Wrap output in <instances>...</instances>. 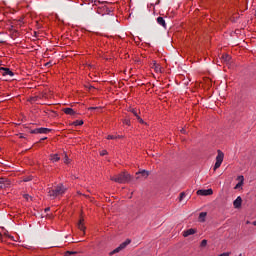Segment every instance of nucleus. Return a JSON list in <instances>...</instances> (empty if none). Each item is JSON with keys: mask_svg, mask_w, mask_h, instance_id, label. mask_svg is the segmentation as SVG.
<instances>
[{"mask_svg": "<svg viewBox=\"0 0 256 256\" xmlns=\"http://www.w3.org/2000/svg\"><path fill=\"white\" fill-rule=\"evenodd\" d=\"M131 244V239H127L125 242L121 243L116 249L110 252V255H115V253H119L120 251H123L127 245Z\"/></svg>", "mask_w": 256, "mask_h": 256, "instance_id": "obj_4", "label": "nucleus"}, {"mask_svg": "<svg viewBox=\"0 0 256 256\" xmlns=\"http://www.w3.org/2000/svg\"><path fill=\"white\" fill-rule=\"evenodd\" d=\"M73 125H75L76 127L77 126H80V125H83V120H76Z\"/></svg>", "mask_w": 256, "mask_h": 256, "instance_id": "obj_20", "label": "nucleus"}, {"mask_svg": "<svg viewBox=\"0 0 256 256\" xmlns=\"http://www.w3.org/2000/svg\"><path fill=\"white\" fill-rule=\"evenodd\" d=\"M107 139H117V136H114V135H108V136H107Z\"/></svg>", "mask_w": 256, "mask_h": 256, "instance_id": "obj_26", "label": "nucleus"}, {"mask_svg": "<svg viewBox=\"0 0 256 256\" xmlns=\"http://www.w3.org/2000/svg\"><path fill=\"white\" fill-rule=\"evenodd\" d=\"M47 139V137H44V138H42L40 141H45Z\"/></svg>", "mask_w": 256, "mask_h": 256, "instance_id": "obj_32", "label": "nucleus"}, {"mask_svg": "<svg viewBox=\"0 0 256 256\" xmlns=\"http://www.w3.org/2000/svg\"><path fill=\"white\" fill-rule=\"evenodd\" d=\"M31 133L47 135V133H51V129H49V128H36V129L32 130Z\"/></svg>", "mask_w": 256, "mask_h": 256, "instance_id": "obj_5", "label": "nucleus"}, {"mask_svg": "<svg viewBox=\"0 0 256 256\" xmlns=\"http://www.w3.org/2000/svg\"><path fill=\"white\" fill-rule=\"evenodd\" d=\"M243 203V199L241 198V196H238L234 202H233V206L235 209H240L241 205Z\"/></svg>", "mask_w": 256, "mask_h": 256, "instance_id": "obj_8", "label": "nucleus"}, {"mask_svg": "<svg viewBox=\"0 0 256 256\" xmlns=\"http://www.w3.org/2000/svg\"><path fill=\"white\" fill-rule=\"evenodd\" d=\"M83 219H80L78 222V229H80V231H83V233H85V224H83Z\"/></svg>", "mask_w": 256, "mask_h": 256, "instance_id": "obj_14", "label": "nucleus"}, {"mask_svg": "<svg viewBox=\"0 0 256 256\" xmlns=\"http://www.w3.org/2000/svg\"><path fill=\"white\" fill-rule=\"evenodd\" d=\"M185 195V192L180 193V201H183V199H185Z\"/></svg>", "mask_w": 256, "mask_h": 256, "instance_id": "obj_23", "label": "nucleus"}, {"mask_svg": "<svg viewBox=\"0 0 256 256\" xmlns=\"http://www.w3.org/2000/svg\"><path fill=\"white\" fill-rule=\"evenodd\" d=\"M24 181H29L28 179L24 180Z\"/></svg>", "mask_w": 256, "mask_h": 256, "instance_id": "obj_39", "label": "nucleus"}, {"mask_svg": "<svg viewBox=\"0 0 256 256\" xmlns=\"http://www.w3.org/2000/svg\"><path fill=\"white\" fill-rule=\"evenodd\" d=\"M156 72L161 71V66H159V64H157V61H153V66H152Z\"/></svg>", "mask_w": 256, "mask_h": 256, "instance_id": "obj_18", "label": "nucleus"}, {"mask_svg": "<svg viewBox=\"0 0 256 256\" xmlns=\"http://www.w3.org/2000/svg\"><path fill=\"white\" fill-rule=\"evenodd\" d=\"M136 179H139V176H138V177H136Z\"/></svg>", "mask_w": 256, "mask_h": 256, "instance_id": "obj_38", "label": "nucleus"}, {"mask_svg": "<svg viewBox=\"0 0 256 256\" xmlns=\"http://www.w3.org/2000/svg\"><path fill=\"white\" fill-rule=\"evenodd\" d=\"M89 89H94V87L93 86H90V88Z\"/></svg>", "mask_w": 256, "mask_h": 256, "instance_id": "obj_37", "label": "nucleus"}, {"mask_svg": "<svg viewBox=\"0 0 256 256\" xmlns=\"http://www.w3.org/2000/svg\"><path fill=\"white\" fill-rule=\"evenodd\" d=\"M130 111H131V113H133V115H134V117H139V113H137V109H135V108H132V109H130Z\"/></svg>", "mask_w": 256, "mask_h": 256, "instance_id": "obj_19", "label": "nucleus"}, {"mask_svg": "<svg viewBox=\"0 0 256 256\" xmlns=\"http://www.w3.org/2000/svg\"><path fill=\"white\" fill-rule=\"evenodd\" d=\"M197 195H202L204 197H207V195H213V189L198 190Z\"/></svg>", "mask_w": 256, "mask_h": 256, "instance_id": "obj_7", "label": "nucleus"}, {"mask_svg": "<svg viewBox=\"0 0 256 256\" xmlns=\"http://www.w3.org/2000/svg\"><path fill=\"white\" fill-rule=\"evenodd\" d=\"M250 223H251L250 221H247V222H246V225H249Z\"/></svg>", "mask_w": 256, "mask_h": 256, "instance_id": "obj_36", "label": "nucleus"}, {"mask_svg": "<svg viewBox=\"0 0 256 256\" xmlns=\"http://www.w3.org/2000/svg\"><path fill=\"white\" fill-rule=\"evenodd\" d=\"M137 121H139V123H141L143 125V123H145V121H143L139 116H137Z\"/></svg>", "mask_w": 256, "mask_h": 256, "instance_id": "obj_25", "label": "nucleus"}, {"mask_svg": "<svg viewBox=\"0 0 256 256\" xmlns=\"http://www.w3.org/2000/svg\"><path fill=\"white\" fill-rule=\"evenodd\" d=\"M136 175H142V177H149V171L147 170H141L140 172H137Z\"/></svg>", "mask_w": 256, "mask_h": 256, "instance_id": "obj_16", "label": "nucleus"}, {"mask_svg": "<svg viewBox=\"0 0 256 256\" xmlns=\"http://www.w3.org/2000/svg\"><path fill=\"white\" fill-rule=\"evenodd\" d=\"M157 23L158 25H161L162 27H164V29H167V23H165V19L161 16H159L157 18Z\"/></svg>", "mask_w": 256, "mask_h": 256, "instance_id": "obj_10", "label": "nucleus"}, {"mask_svg": "<svg viewBox=\"0 0 256 256\" xmlns=\"http://www.w3.org/2000/svg\"><path fill=\"white\" fill-rule=\"evenodd\" d=\"M238 179L240 180L236 186L234 187V189H240V187H243V181H244V178L243 176H239Z\"/></svg>", "mask_w": 256, "mask_h": 256, "instance_id": "obj_13", "label": "nucleus"}, {"mask_svg": "<svg viewBox=\"0 0 256 256\" xmlns=\"http://www.w3.org/2000/svg\"><path fill=\"white\" fill-rule=\"evenodd\" d=\"M100 155L103 157V156H105V155H107V150H102L101 152H100Z\"/></svg>", "mask_w": 256, "mask_h": 256, "instance_id": "obj_24", "label": "nucleus"}, {"mask_svg": "<svg viewBox=\"0 0 256 256\" xmlns=\"http://www.w3.org/2000/svg\"><path fill=\"white\" fill-rule=\"evenodd\" d=\"M205 217H207V212H201V213L199 214V221H200L201 223H204Z\"/></svg>", "mask_w": 256, "mask_h": 256, "instance_id": "obj_17", "label": "nucleus"}, {"mask_svg": "<svg viewBox=\"0 0 256 256\" xmlns=\"http://www.w3.org/2000/svg\"><path fill=\"white\" fill-rule=\"evenodd\" d=\"M224 157H225V154H223V152H221V150H218V155L216 156V163L214 165V171H217V169H219V167H221Z\"/></svg>", "mask_w": 256, "mask_h": 256, "instance_id": "obj_3", "label": "nucleus"}, {"mask_svg": "<svg viewBox=\"0 0 256 256\" xmlns=\"http://www.w3.org/2000/svg\"><path fill=\"white\" fill-rule=\"evenodd\" d=\"M63 112L66 114V115H77V112H75V110H73L72 108H64L63 109Z\"/></svg>", "mask_w": 256, "mask_h": 256, "instance_id": "obj_12", "label": "nucleus"}, {"mask_svg": "<svg viewBox=\"0 0 256 256\" xmlns=\"http://www.w3.org/2000/svg\"><path fill=\"white\" fill-rule=\"evenodd\" d=\"M65 191H67V188H65L63 184H59L54 188H48V195L49 197H52V199H56L59 195H64Z\"/></svg>", "mask_w": 256, "mask_h": 256, "instance_id": "obj_1", "label": "nucleus"}, {"mask_svg": "<svg viewBox=\"0 0 256 256\" xmlns=\"http://www.w3.org/2000/svg\"><path fill=\"white\" fill-rule=\"evenodd\" d=\"M0 71H3L2 75L4 76L9 75V77H13L15 75V73H13V71H11L9 68L0 67Z\"/></svg>", "mask_w": 256, "mask_h": 256, "instance_id": "obj_6", "label": "nucleus"}, {"mask_svg": "<svg viewBox=\"0 0 256 256\" xmlns=\"http://www.w3.org/2000/svg\"><path fill=\"white\" fill-rule=\"evenodd\" d=\"M111 181H114L115 183H129L131 181V176L127 172H122L120 174L114 175L111 177Z\"/></svg>", "mask_w": 256, "mask_h": 256, "instance_id": "obj_2", "label": "nucleus"}, {"mask_svg": "<svg viewBox=\"0 0 256 256\" xmlns=\"http://www.w3.org/2000/svg\"><path fill=\"white\" fill-rule=\"evenodd\" d=\"M218 256H229V253H223V254H220Z\"/></svg>", "mask_w": 256, "mask_h": 256, "instance_id": "obj_31", "label": "nucleus"}, {"mask_svg": "<svg viewBox=\"0 0 256 256\" xmlns=\"http://www.w3.org/2000/svg\"><path fill=\"white\" fill-rule=\"evenodd\" d=\"M64 163L69 164V156L67 154H65Z\"/></svg>", "mask_w": 256, "mask_h": 256, "instance_id": "obj_22", "label": "nucleus"}, {"mask_svg": "<svg viewBox=\"0 0 256 256\" xmlns=\"http://www.w3.org/2000/svg\"><path fill=\"white\" fill-rule=\"evenodd\" d=\"M197 233V230L190 228L183 232L184 237H189V235H195Z\"/></svg>", "mask_w": 256, "mask_h": 256, "instance_id": "obj_9", "label": "nucleus"}, {"mask_svg": "<svg viewBox=\"0 0 256 256\" xmlns=\"http://www.w3.org/2000/svg\"><path fill=\"white\" fill-rule=\"evenodd\" d=\"M50 209H51V208H46V209H45V212L47 213V211H50Z\"/></svg>", "mask_w": 256, "mask_h": 256, "instance_id": "obj_33", "label": "nucleus"}, {"mask_svg": "<svg viewBox=\"0 0 256 256\" xmlns=\"http://www.w3.org/2000/svg\"><path fill=\"white\" fill-rule=\"evenodd\" d=\"M76 254H77V252H71V251L66 252V255H76Z\"/></svg>", "mask_w": 256, "mask_h": 256, "instance_id": "obj_27", "label": "nucleus"}, {"mask_svg": "<svg viewBox=\"0 0 256 256\" xmlns=\"http://www.w3.org/2000/svg\"><path fill=\"white\" fill-rule=\"evenodd\" d=\"M252 225L256 226V221L252 222Z\"/></svg>", "mask_w": 256, "mask_h": 256, "instance_id": "obj_35", "label": "nucleus"}, {"mask_svg": "<svg viewBox=\"0 0 256 256\" xmlns=\"http://www.w3.org/2000/svg\"><path fill=\"white\" fill-rule=\"evenodd\" d=\"M221 59L224 63H229V61H231V56H229V54H224Z\"/></svg>", "mask_w": 256, "mask_h": 256, "instance_id": "obj_15", "label": "nucleus"}, {"mask_svg": "<svg viewBox=\"0 0 256 256\" xmlns=\"http://www.w3.org/2000/svg\"><path fill=\"white\" fill-rule=\"evenodd\" d=\"M200 247H207V240L206 239L201 241Z\"/></svg>", "mask_w": 256, "mask_h": 256, "instance_id": "obj_21", "label": "nucleus"}, {"mask_svg": "<svg viewBox=\"0 0 256 256\" xmlns=\"http://www.w3.org/2000/svg\"><path fill=\"white\" fill-rule=\"evenodd\" d=\"M181 133H185V129L182 128V129H181Z\"/></svg>", "mask_w": 256, "mask_h": 256, "instance_id": "obj_34", "label": "nucleus"}, {"mask_svg": "<svg viewBox=\"0 0 256 256\" xmlns=\"http://www.w3.org/2000/svg\"><path fill=\"white\" fill-rule=\"evenodd\" d=\"M50 161H52V163H57V161H61V157H59V154H51Z\"/></svg>", "mask_w": 256, "mask_h": 256, "instance_id": "obj_11", "label": "nucleus"}, {"mask_svg": "<svg viewBox=\"0 0 256 256\" xmlns=\"http://www.w3.org/2000/svg\"><path fill=\"white\" fill-rule=\"evenodd\" d=\"M95 109H99L98 107H90L89 110L90 111H95Z\"/></svg>", "mask_w": 256, "mask_h": 256, "instance_id": "obj_30", "label": "nucleus"}, {"mask_svg": "<svg viewBox=\"0 0 256 256\" xmlns=\"http://www.w3.org/2000/svg\"><path fill=\"white\" fill-rule=\"evenodd\" d=\"M3 183H5V178L1 177L0 178V185H3Z\"/></svg>", "mask_w": 256, "mask_h": 256, "instance_id": "obj_29", "label": "nucleus"}, {"mask_svg": "<svg viewBox=\"0 0 256 256\" xmlns=\"http://www.w3.org/2000/svg\"><path fill=\"white\" fill-rule=\"evenodd\" d=\"M124 124L125 125H131V121L130 120H124Z\"/></svg>", "mask_w": 256, "mask_h": 256, "instance_id": "obj_28", "label": "nucleus"}, {"mask_svg": "<svg viewBox=\"0 0 256 256\" xmlns=\"http://www.w3.org/2000/svg\"><path fill=\"white\" fill-rule=\"evenodd\" d=\"M160 2V0H158V3Z\"/></svg>", "mask_w": 256, "mask_h": 256, "instance_id": "obj_40", "label": "nucleus"}]
</instances>
